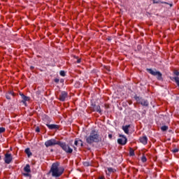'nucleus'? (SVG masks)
Instances as JSON below:
<instances>
[{"label":"nucleus","mask_w":179,"mask_h":179,"mask_svg":"<svg viewBox=\"0 0 179 179\" xmlns=\"http://www.w3.org/2000/svg\"><path fill=\"white\" fill-rule=\"evenodd\" d=\"M101 139L99 131L92 130L90 135L86 137V142L89 145H92V143H99V142H101Z\"/></svg>","instance_id":"nucleus-1"},{"label":"nucleus","mask_w":179,"mask_h":179,"mask_svg":"<svg viewBox=\"0 0 179 179\" xmlns=\"http://www.w3.org/2000/svg\"><path fill=\"white\" fill-rule=\"evenodd\" d=\"M64 171H65V169L59 166V163L56 162L52 164L50 173H51L52 177L58 178L64 174Z\"/></svg>","instance_id":"nucleus-2"},{"label":"nucleus","mask_w":179,"mask_h":179,"mask_svg":"<svg viewBox=\"0 0 179 179\" xmlns=\"http://www.w3.org/2000/svg\"><path fill=\"white\" fill-rule=\"evenodd\" d=\"M59 146H60V148L62 149V150H64V152H65V153L69 155L72 154L73 152V149H72L69 145L66 144V143L60 142Z\"/></svg>","instance_id":"nucleus-3"},{"label":"nucleus","mask_w":179,"mask_h":179,"mask_svg":"<svg viewBox=\"0 0 179 179\" xmlns=\"http://www.w3.org/2000/svg\"><path fill=\"white\" fill-rule=\"evenodd\" d=\"M147 71H148L150 75H152V76H157V80H163V74L160 73V71H155L152 69H147Z\"/></svg>","instance_id":"nucleus-4"},{"label":"nucleus","mask_w":179,"mask_h":179,"mask_svg":"<svg viewBox=\"0 0 179 179\" xmlns=\"http://www.w3.org/2000/svg\"><path fill=\"white\" fill-rule=\"evenodd\" d=\"M59 143H61V141H57V140L52 138L45 141V146L46 148H50V146H55V145H58L59 146Z\"/></svg>","instance_id":"nucleus-5"},{"label":"nucleus","mask_w":179,"mask_h":179,"mask_svg":"<svg viewBox=\"0 0 179 179\" xmlns=\"http://www.w3.org/2000/svg\"><path fill=\"white\" fill-rule=\"evenodd\" d=\"M119 136L120 138L117 139V143L119 145H122V146L127 145V142H128V138H127V137L122 134L119 135Z\"/></svg>","instance_id":"nucleus-6"},{"label":"nucleus","mask_w":179,"mask_h":179,"mask_svg":"<svg viewBox=\"0 0 179 179\" xmlns=\"http://www.w3.org/2000/svg\"><path fill=\"white\" fill-rule=\"evenodd\" d=\"M13 157L12 156V154L7 152L4 155V163L6 164H10V162H13Z\"/></svg>","instance_id":"nucleus-7"},{"label":"nucleus","mask_w":179,"mask_h":179,"mask_svg":"<svg viewBox=\"0 0 179 179\" xmlns=\"http://www.w3.org/2000/svg\"><path fill=\"white\" fill-rule=\"evenodd\" d=\"M24 173H23L22 175L24 177H29V176H30V173H31V169H30V165L29 164H27L24 167Z\"/></svg>","instance_id":"nucleus-8"},{"label":"nucleus","mask_w":179,"mask_h":179,"mask_svg":"<svg viewBox=\"0 0 179 179\" xmlns=\"http://www.w3.org/2000/svg\"><path fill=\"white\" fill-rule=\"evenodd\" d=\"M68 99V92L63 91L61 92L59 96V100L60 101H65Z\"/></svg>","instance_id":"nucleus-9"},{"label":"nucleus","mask_w":179,"mask_h":179,"mask_svg":"<svg viewBox=\"0 0 179 179\" xmlns=\"http://www.w3.org/2000/svg\"><path fill=\"white\" fill-rule=\"evenodd\" d=\"M20 96H21L22 99V103L24 104V106H27L26 101H30V97L25 96L23 94V93H20Z\"/></svg>","instance_id":"nucleus-10"},{"label":"nucleus","mask_w":179,"mask_h":179,"mask_svg":"<svg viewBox=\"0 0 179 179\" xmlns=\"http://www.w3.org/2000/svg\"><path fill=\"white\" fill-rule=\"evenodd\" d=\"M148 136H143L139 138V142L143 145H148Z\"/></svg>","instance_id":"nucleus-11"},{"label":"nucleus","mask_w":179,"mask_h":179,"mask_svg":"<svg viewBox=\"0 0 179 179\" xmlns=\"http://www.w3.org/2000/svg\"><path fill=\"white\" fill-rule=\"evenodd\" d=\"M74 145L75 146H76V148H78V146H81L83 147V141L82 140H79L78 138H76L75 141H74Z\"/></svg>","instance_id":"nucleus-12"},{"label":"nucleus","mask_w":179,"mask_h":179,"mask_svg":"<svg viewBox=\"0 0 179 179\" xmlns=\"http://www.w3.org/2000/svg\"><path fill=\"white\" fill-rule=\"evenodd\" d=\"M139 104H141V106H144L145 107H148L149 106V102L146 99H141L138 101Z\"/></svg>","instance_id":"nucleus-13"},{"label":"nucleus","mask_w":179,"mask_h":179,"mask_svg":"<svg viewBox=\"0 0 179 179\" xmlns=\"http://www.w3.org/2000/svg\"><path fill=\"white\" fill-rule=\"evenodd\" d=\"M46 126L50 129H59V126L57 125V124H46Z\"/></svg>","instance_id":"nucleus-14"},{"label":"nucleus","mask_w":179,"mask_h":179,"mask_svg":"<svg viewBox=\"0 0 179 179\" xmlns=\"http://www.w3.org/2000/svg\"><path fill=\"white\" fill-rule=\"evenodd\" d=\"M131 127V125H126L122 127V129L127 135H129V128Z\"/></svg>","instance_id":"nucleus-15"},{"label":"nucleus","mask_w":179,"mask_h":179,"mask_svg":"<svg viewBox=\"0 0 179 179\" xmlns=\"http://www.w3.org/2000/svg\"><path fill=\"white\" fill-rule=\"evenodd\" d=\"M94 110H95V111H96V113L101 114V108L100 107V106H95Z\"/></svg>","instance_id":"nucleus-16"},{"label":"nucleus","mask_w":179,"mask_h":179,"mask_svg":"<svg viewBox=\"0 0 179 179\" xmlns=\"http://www.w3.org/2000/svg\"><path fill=\"white\" fill-rule=\"evenodd\" d=\"M10 96H15V93H13V92H10L9 94L6 95V97L8 100H10Z\"/></svg>","instance_id":"nucleus-17"},{"label":"nucleus","mask_w":179,"mask_h":179,"mask_svg":"<svg viewBox=\"0 0 179 179\" xmlns=\"http://www.w3.org/2000/svg\"><path fill=\"white\" fill-rule=\"evenodd\" d=\"M25 153L27 155L28 157H30L33 154L30 151V148L25 149Z\"/></svg>","instance_id":"nucleus-18"},{"label":"nucleus","mask_w":179,"mask_h":179,"mask_svg":"<svg viewBox=\"0 0 179 179\" xmlns=\"http://www.w3.org/2000/svg\"><path fill=\"white\" fill-rule=\"evenodd\" d=\"M171 80H175L176 85L178 86L179 87V78L178 77H174L173 78H171Z\"/></svg>","instance_id":"nucleus-19"},{"label":"nucleus","mask_w":179,"mask_h":179,"mask_svg":"<svg viewBox=\"0 0 179 179\" xmlns=\"http://www.w3.org/2000/svg\"><path fill=\"white\" fill-rule=\"evenodd\" d=\"M141 162L143 163H146V162H148V159L146 158V157L145 155H143L142 157H141Z\"/></svg>","instance_id":"nucleus-20"},{"label":"nucleus","mask_w":179,"mask_h":179,"mask_svg":"<svg viewBox=\"0 0 179 179\" xmlns=\"http://www.w3.org/2000/svg\"><path fill=\"white\" fill-rule=\"evenodd\" d=\"M161 129H162V131H167V129H169V127H167V126H162V127H161Z\"/></svg>","instance_id":"nucleus-21"},{"label":"nucleus","mask_w":179,"mask_h":179,"mask_svg":"<svg viewBox=\"0 0 179 179\" xmlns=\"http://www.w3.org/2000/svg\"><path fill=\"white\" fill-rule=\"evenodd\" d=\"M6 131V129L5 127H0V134H3Z\"/></svg>","instance_id":"nucleus-22"},{"label":"nucleus","mask_w":179,"mask_h":179,"mask_svg":"<svg viewBox=\"0 0 179 179\" xmlns=\"http://www.w3.org/2000/svg\"><path fill=\"white\" fill-rule=\"evenodd\" d=\"M129 155L130 156H135V152H134V150H130Z\"/></svg>","instance_id":"nucleus-23"},{"label":"nucleus","mask_w":179,"mask_h":179,"mask_svg":"<svg viewBox=\"0 0 179 179\" xmlns=\"http://www.w3.org/2000/svg\"><path fill=\"white\" fill-rule=\"evenodd\" d=\"M173 73H174V75H176V77H178V76H179V71H178L175 70L173 71Z\"/></svg>","instance_id":"nucleus-24"},{"label":"nucleus","mask_w":179,"mask_h":179,"mask_svg":"<svg viewBox=\"0 0 179 179\" xmlns=\"http://www.w3.org/2000/svg\"><path fill=\"white\" fill-rule=\"evenodd\" d=\"M178 151H179L178 148H175V149L172 150L173 153H177V152H178Z\"/></svg>","instance_id":"nucleus-25"},{"label":"nucleus","mask_w":179,"mask_h":179,"mask_svg":"<svg viewBox=\"0 0 179 179\" xmlns=\"http://www.w3.org/2000/svg\"><path fill=\"white\" fill-rule=\"evenodd\" d=\"M108 171H109V173H114V169L113 168H108Z\"/></svg>","instance_id":"nucleus-26"},{"label":"nucleus","mask_w":179,"mask_h":179,"mask_svg":"<svg viewBox=\"0 0 179 179\" xmlns=\"http://www.w3.org/2000/svg\"><path fill=\"white\" fill-rule=\"evenodd\" d=\"M60 76H65V71H60Z\"/></svg>","instance_id":"nucleus-27"},{"label":"nucleus","mask_w":179,"mask_h":179,"mask_svg":"<svg viewBox=\"0 0 179 179\" xmlns=\"http://www.w3.org/2000/svg\"><path fill=\"white\" fill-rule=\"evenodd\" d=\"M55 83H58L59 82V79L55 78Z\"/></svg>","instance_id":"nucleus-28"},{"label":"nucleus","mask_w":179,"mask_h":179,"mask_svg":"<svg viewBox=\"0 0 179 179\" xmlns=\"http://www.w3.org/2000/svg\"><path fill=\"white\" fill-rule=\"evenodd\" d=\"M109 139H113V134H108Z\"/></svg>","instance_id":"nucleus-29"},{"label":"nucleus","mask_w":179,"mask_h":179,"mask_svg":"<svg viewBox=\"0 0 179 179\" xmlns=\"http://www.w3.org/2000/svg\"><path fill=\"white\" fill-rule=\"evenodd\" d=\"M36 132H40V128L39 127H36Z\"/></svg>","instance_id":"nucleus-30"},{"label":"nucleus","mask_w":179,"mask_h":179,"mask_svg":"<svg viewBox=\"0 0 179 179\" xmlns=\"http://www.w3.org/2000/svg\"><path fill=\"white\" fill-rule=\"evenodd\" d=\"M80 62H81V59H78L77 60V64H80Z\"/></svg>","instance_id":"nucleus-31"},{"label":"nucleus","mask_w":179,"mask_h":179,"mask_svg":"<svg viewBox=\"0 0 179 179\" xmlns=\"http://www.w3.org/2000/svg\"><path fill=\"white\" fill-rule=\"evenodd\" d=\"M99 179H106V178H104V176H100Z\"/></svg>","instance_id":"nucleus-32"},{"label":"nucleus","mask_w":179,"mask_h":179,"mask_svg":"<svg viewBox=\"0 0 179 179\" xmlns=\"http://www.w3.org/2000/svg\"><path fill=\"white\" fill-rule=\"evenodd\" d=\"M73 149H74V150L76 151L78 148H76V146H73Z\"/></svg>","instance_id":"nucleus-33"},{"label":"nucleus","mask_w":179,"mask_h":179,"mask_svg":"<svg viewBox=\"0 0 179 179\" xmlns=\"http://www.w3.org/2000/svg\"><path fill=\"white\" fill-rule=\"evenodd\" d=\"M154 3H159V2H157V1H154Z\"/></svg>","instance_id":"nucleus-34"},{"label":"nucleus","mask_w":179,"mask_h":179,"mask_svg":"<svg viewBox=\"0 0 179 179\" xmlns=\"http://www.w3.org/2000/svg\"><path fill=\"white\" fill-rule=\"evenodd\" d=\"M31 69H34V66H31Z\"/></svg>","instance_id":"nucleus-35"},{"label":"nucleus","mask_w":179,"mask_h":179,"mask_svg":"<svg viewBox=\"0 0 179 179\" xmlns=\"http://www.w3.org/2000/svg\"><path fill=\"white\" fill-rule=\"evenodd\" d=\"M85 166H89V164H87V162H85Z\"/></svg>","instance_id":"nucleus-36"},{"label":"nucleus","mask_w":179,"mask_h":179,"mask_svg":"<svg viewBox=\"0 0 179 179\" xmlns=\"http://www.w3.org/2000/svg\"><path fill=\"white\" fill-rule=\"evenodd\" d=\"M0 160H1V156H0Z\"/></svg>","instance_id":"nucleus-37"}]
</instances>
